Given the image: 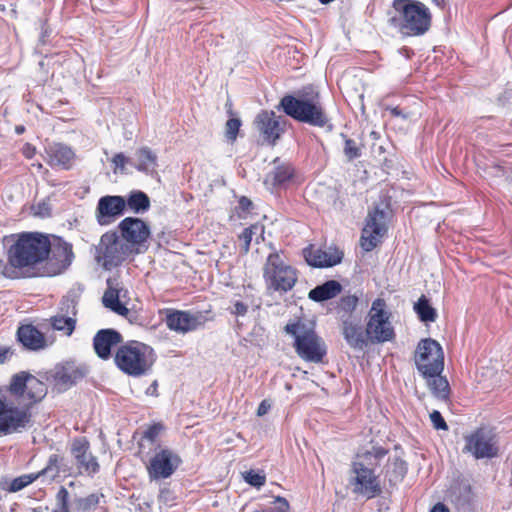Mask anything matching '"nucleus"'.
<instances>
[{
	"mask_svg": "<svg viewBox=\"0 0 512 512\" xmlns=\"http://www.w3.org/2000/svg\"><path fill=\"white\" fill-rule=\"evenodd\" d=\"M151 236L149 225L137 217L122 219L115 231L104 233L99 242V258L107 269L120 266L128 258L144 253Z\"/></svg>",
	"mask_w": 512,
	"mask_h": 512,
	"instance_id": "1",
	"label": "nucleus"
},
{
	"mask_svg": "<svg viewBox=\"0 0 512 512\" xmlns=\"http://www.w3.org/2000/svg\"><path fill=\"white\" fill-rule=\"evenodd\" d=\"M51 250V242L46 235L38 232H25L8 250V262L2 274L9 279H20L28 275L38 264L44 262Z\"/></svg>",
	"mask_w": 512,
	"mask_h": 512,
	"instance_id": "2",
	"label": "nucleus"
},
{
	"mask_svg": "<svg viewBox=\"0 0 512 512\" xmlns=\"http://www.w3.org/2000/svg\"><path fill=\"white\" fill-rule=\"evenodd\" d=\"M414 362L432 394L439 400L448 401L450 385L446 377L441 375L444 369L441 345L432 338L422 339L415 350Z\"/></svg>",
	"mask_w": 512,
	"mask_h": 512,
	"instance_id": "3",
	"label": "nucleus"
},
{
	"mask_svg": "<svg viewBox=\"0 0 512 512\" xmlns=\"http://www.w3.org/2000/svg\"><path fill=\"white\" fill-rule=\"evenodd\" d=\"M280 107L292 119L323 128L330 118L321 102L320 93L313 86L303 87L296 96L285 95L280 100Z\"/></svg>",
	"mask_w": 512,
	"mask_h": 512,
	"instance_id": "4",
	"label": "nucleus"
},
{
	"mask_svg": "<svg viewBox=\"0 0 512 512\" xmlns=\"http://www.w3.org/2000/svg\"><path fill=\"white\" fill-rule=\"evenodd\" d=\"M389 24L404 37L424 35L431 27L429 8L417 0H393Z\"/></svg>",
	"mask_w": 512,
	"mask_h": 512,
	"instance_id": "5",
	"label": "nucleus"
},
{
	"mask_svg": "<svg viewBox=\"0 0 512 512\" xmlns=\"http://www.w3.org/2000/svg\"><path fill=\"white\" fill-rule=\"evenodd\" d=\"M155 360L156 355L153 348L135 340L121 344L114 355V362L118 369L133 377L148 374Z\"/></svg>",
	"mask_w": 512,
	"mask_h": 512,
	"instance_id": "6",
	"label": "nucleus"
},
{
	"mask_svg": "<svg viewBox=\"0 0 512 512\" xmlns=\"http://www.w3.org/2000/svg\"><path fill=\"white\" fill-rule=\"evenodd\" d=\"M284 331L294 337V348L301 359L313 363L323 361L327 353L324 341L303 320L287 323Z\"/></svg>",
	"mask_w": 512,
	"mask_h": 512,
	"instance_id": "7",
	"label": "nucleus"
},
{
	"mask_svg": "<svg viewBox=\"0 0 512 512\" xmlns=\"http://www.w3.org/2000/svg\"><path fill=\"white\" fill-rule=\"evenodd\" d=\"M393 313L383 297L371 303L366 316L367 335L372 345L392 342L396 338Z\"/></svg>",
	"mask_w": 512,
	"mask_h": 512,
	"instance_id": "8",
	"label": "nucleus"
},
{
	"mask_svg": "<svg viewBox=\"0 0 512 512\" xmlns=\"http://www.w3.org/2000/svg\"><path fill=\"white\" fill-rule=\"evenodd\" d=\"M9 394L28 412L30 408L41 402L47 395V384L28 371H20L11 376L7 386Z\"/></svg>",
	"mask_w": 512,
	"mask_h": 512,
	"instance_id": "9",
	"label": "nucleus"
},
{
	"mask_svg": "<svg viewBox=\"0 0 512 512\" xmlns=\"http://www.w3.org/2000/svg\"><path fill=\"white\" fill-rule=\"evenodd\" d=\"M263 279L268 290L287 293L295 286L297 270L287 264L278 252L267 256L263 267Z\"/></svg>",
	"mask_w": 512,
	"mask_h": 512,
	"instance_id": "10",
	"label": "nucleus"
},
{
	"mask_svg": "<svg viewBox=\"0 0 512 512\" xmlns=\"http://www.w3.org/2000/svg\"><path fill=\"white\" fill-rule=\"evenodd\" d=\"M150 481H158L171 477L178 469L182 460L172 449L157 444L153 453L149 452L142 461Z\"/></svg>",
	"mask_w": 512,
	"mask_h": 512,
	"instance_id": "11",
	"label": "nucleus"
},
{
	"mask_svg": "<svg viewBox=\"0 0 512 512\" xmlns=\"http://www.w3.org/2000/svg\"><path fill=\"white\" fill-rule=\"evenodd\" d=\"M463 452L470 453L475 459L498 456V436L493 428L482 425L464 436Z\"/></svg>",
	"mask_w": 512,
	"mask_h": 512,
	"instance_id": "12",
	"label": "nucleus"
},
{
	"mask_svg": "<svg viewBox=\"0 0 512 512\" xmlns=\"http://www.w3.org/2000/svg\"><path fill=\"white\" fill-rule=\"evenodd\" d=\"M209 311H189L166 309L165 310V324L171 331L186 334L199 328H203L208 321L213 320V317H208Z\"/></svg>",
	"mask_w": 512,
	"mask_h": 512,
	"instance_id": "13",
	"label": "nucleus"
},
{
	"mask_svg": "<svg viewBox=\"0 0 512 512\" xmlns=\"http://www.w3.org/2000/svg\"><path fill=\"white\" fill-rule=\"evenodd\" d=\"M387 231L386 213L379 207L369 210L365 219V225L361 231V248L365 252L372 251L382 243Z\"/></svg>",
	"mask_w": 512,
	"mask_h": 512,
	"instance_id": "14",
	"label": "nucleus"
},
{
	"mask_svg": "<svg viewBox=\"0 0 512 512\" xmlns=\"http://www.w3.org/2000/svg\"><path fill=\"white\" fill-rule=\"evenodd\" d=\"M40 376L46 384H50L57 392H65L82 380L85 372L74 363L65 362L41 373Z\"/></svg>",
	"mask_w": 512,
	"mask_h": 512,
	"instance_id": "15",
	"label": "nucleus"
},
{
	"mask_svg": "<svg viewBox=\"0 0 512 512\" xmlns=\"http://www.w3.org/2000/svg\"><path fill=\"white\" fill-rule=\"evenodd\" d=\"M351 470L354 476L350 479V484L354 494L372 499L382 493L381 482L374 469H366L363 464L352 463Z\"/></svg>",
	"mask_w": 512,
	"mask_h": 512,
	"instance_id": "16",
	"label": "nucleus"
},
{
	"mask_svg": "<svg viewBox=\"0 0 512 512\" xmlns=\"http://www.w3.org/2000/svg\"><path fill=\"white\" fill-rule=\"evenodd\" d=\"M71 454L80 474L94 476L100 471L97 458L90 451V442L86 437H76L71 444Z\"/></svg>",
	"mask_w": 512,
	"mask_h": 512,
	"instance_id": "17",
	"label": "nucleus"
},
{
	"mask_svg": "<svg viewBox=\"0 0 512 512\" xmlns=\"http://www.w3.org/2000/svg\"><path fill=\"white\" fill-rule=\"evenodd\" d=\"M126 209L125 198L118 195L103 196L98 200L95 217L99 225L107 226L115 222Z\"/></svg>",
	"mask_w": 512,
	"mask_h": 512,
	"instance_id": "18",
	"label": "nucleus"
},
{
	"mask_svg": "<svg viewBox=\"0 0 512 512\" xmlns=\"http://www.w3.org/2000/svg\"><path fill=\"white\" fill-rule=\"evenodd\" d=\"M255 128L262 136L263 140L274 146L284 133V127L281 123V117L276 116L273 111L262 110L255 118Z\"/></svg>",
	"mask_w": 512,
	"mask_h": 512,
	"instance_id": "19",
	"label": "nucleus"
},
{
	"mask_svg": "<svg viewBox=\"0 0 512 512\" xmlns=\"http://www.w3.org/2000/svg\"><path fill=\"white\" fill-rule=\"evenodd\" d=\"M30 413L8 406L5 397L0 398V432L11 434L24 428L30 421Z\"/></svg>",
	"mask_w": 512,
	"mask_h": 512,
	"instance_id": "20",
	"label": "nucleus"
},
{
	"mask_svg": "<svg viewBox=\"0 0 512 512\" xmlns=\"http://www.w3.org/2000/svg\"><path fill=\"white\" fill-rule=\"evenodd\" d=\"M73 259L74 253L71 244L58 241L53 246L51 245L50 254L45 260L47 261L49 275H59L63 273L71 265Z\"/></svg>",
	"mask_w": 512,
	"mask_h": 512,
	"instance_id": "21",
	"label": "nucleus"
},
{
	"mask_svg": "<svg viewBox=\"0 0 512 512\" xmlns=\"http://www.w3.org/2000/svg\"><path fill=\"white\" fill-rule=\"evenodd\" d=\"M306 262L312 267H332L339 264L343 258V252L336 248H315L313 245L303 250Z\"/></svg>",
	"mask_w": 512,
	"mask_h": 512,
	"instance_id": "22",
	"label": "nucleus"
},
{
	"mask_svg": "<svg viewBox=\"0 0 512 512\" xmlns=\"http://www.w3.org/2000/svg\"><path fill=\"white\" fill-rule=\"evenodd\" d=\"M16 339L28 351H41L48 346L45 334L31 323L17 328Z\"/></svg>",
	"mask_w": 512,
	"mask_h": 512,
	"instance_id": "23",
	"label": "nucleus"
},
{
	"mask_svg": "<svg viewBox=\"0 0 512 512\" xmlns=\"http://www.w3.org/2000/svg\"><path fill=\"white\" fill-rule=\"evenodd\" d=\"M123 342L121 333L114 329H101L93 338V348L96 355L102 360H108L112 356V348L120 346Z\"/></svg>",
	"mask_w": 512,
	"mask_h": 512,
	"instance_id": "24",
	"label": "nucleus"
},
{
	"mask_svg": "<svg viewBox=\"0 0 512 512\" xmlns=\"http://www.w3.org/2000/svg\"><path fill=\"white\" fill-rule=\"evenodd\" d=\"M342 335L347 344L354 349H364L368 345H372L367 335V328H362L358 321L352 318L341 320Z\"/></svg>",
	"mask_w": 512,
	"mask_h": 512,
	"instance_id": "25",
	"label": "nucleus"
},
{
	"mask_svg": "<svg viewBox=\"0 0 512 512\" xmlns=\"http://www.w3.org/2000/svg\"><path fill=\"white\" fill-rule=\"evenodd\" d=\"M342 335L347 344L354 349H364L368 345H372L367 335V328H362L358 321L352 318L341 320Z\"/></svg>",
	"mask_w": 512,
	"mask_h": 512,
	"instance_id": "26",
	"label": "nucleus"
},
{
	"mask_svg": "<svg viewBox=\"0 0 512 512\" xmlns=\"http://www.w3.org/2000/svg\"><path fill=\"white\" fill-rule=\"evenodd\" d=\"M370 448H362L357 454L352 463L363 464L366 469H375L380 465L382 460L388 455L389 450L379 444L371 442Z\"/></svg>",
	"mask_w": 512,
	"mask_h": 512,
	"instance_id": "27",
	"label": "nucleus"
},
{
	"mask_svg": "<svg viewBox=\"0 0 512 512\" xmlns=\"http://www.w3.org/2000/svg\"><path fill=\"white\" fill-rule=\"evenodd\" d=\"M49 165L51 167H59L64 170H69L73 166L75 160L74 151L63 144H55L50 147L48 151Z\"/></svg>",
	"mask_w": 512,
	"mask_h": 512,
	"instance_id": "28",
	"label": "nucleus"
},
{
	"mask_svg": "<svg viewBox=\"0 0 512 512\" xmlns=\"http://www.w3.org/2000/svg\"><path fill=\"white\" fill-rule=\"evenodd\" d=\"M342 289L340 282L336 280H328L311 289L308 293V297L314 302L321 303L335 298L341 293Z\"/></svg>",
	"mask_w": 512,
	"mask_h": 512,
	"instance_id": "29",
	"label": "nucleus"
},
{
	"mask_svg": "<svg viewBox=\"0 0 512 512\" xmlns=\"http://www.w3.org/2000/svg\"><path fill=\"white\" fill-rule=\"evenodd\" d=\"M165 425L162 422H154L146 427L143 431L140 441L138 442L137 456L144 461V457H147L149 451H146V445L144 441H147L151 445L155 446L158 444L159 436L164 432Z\"/></svg>",
	"mask_w": 512,
	"mask_h": 512,
	"instance_id": "30",
	"label": "nucleus"
},
{
	"mask_svg": "<svg viewBox=\"0 0 512 512\" xmlns=\"http://www.w3.org/2000/svg\"><path fill=\"white\" fill-rule=\"evenodd\" d=\"M408 471L407 463L401 457L389 458L385 468L384 475L391 486L402 482Z\"/></svg>",
	"mask_w": 512,
	"mask_h": 512,
	"instance_id": "31",
	"label": "nucleus"
},
{
	"mask_svg": "<svg viewBox=\"0 0 512 512\" xmlns=\"http://www.w3.org/2000/svg\"><path fill=\"white\" fill-rule=\"evenodd\" d=\"M105 307L111 309L118 315L127 316L129 309L120 301L119 291L114 288H108L102 298Z\"/></svg>",
	"mask_w": 512,
	"mask_h": 512,
	"instance_id": "32",
	"label": "nucleus"
},
{
	"mask_svg": "<svg viewBox=\"0 0 512 512\" xmlns=\"http://www.w3.org/2000/svg\"><path fill=\"white\" fill-rule=\"evenodd\" d=\"M125 201L126 206L134 213L146 212L150 208L148 195L139 190L131 191Z\"/></svg>",
	"mask_w": 512,
	"mask_h": 512,
	"instance_id": "33",
	"label": "nucleus"
},
{
	"mask_svg": "<svg viewBox=\"0 0 512 512\" xmlns=\"http://www.w3.org/2000/svg\"><path fill=\"white\" fill-rule=\"evenodd\" d=\"M359 304V298L356 295L342 296L336 303L335 310L340 315L341 320L351 318Z\"/></svg>",
	"mask_w": 512,
	"mask_h": 512,
	"instance_id": "34",
	"label": "nucleus"
},
{
	"mask_svg": "<svg viewBox=\"0 0 512 512\" xmlns=\"http://www.w3.org/2000/svg\"><path fill=\"white\" fill-rule=\"evenodd\" d=\"M264 226L256 223L252 224L249 227H246L242 233L238 235V240L241 243L240 252L243 255H246L250 250V244L254 235L259 234V236L263 239Z\"/></svg>",
	"mask_w": 512,
	"mask_h": 512,
	"instance_id": "35",
	"label": "nucleus"
},
{
	"mask_svg": "<svg viewBox=\"0 0 512 512\" xmlns=\"http://www.w3.org/2000/svg\"><path fill=\"white\" fill-rule=\"evenodd\" d=\"M414 311L422 322H434L437 319L436 309L430 305L425 295H422L414 304Z\"/></svg>",
	"mask_w": 512,
	"mask_h": 512,
	"instance_id": "36",
	"label": "nucleus"
},
{
	"mask_svg": "<svg viewBox=\"0 0 512 512\" xmlns=\"http://www.w3.org/2000/svg\"><path fill=\"white\" fill-rule=\"evenodd\" d=\"M138 163L136 169L147 173L157 165V156L149 147H141L137 151Z\"/></svg>",
	"mask_w": 512,
	"mask_h": 512,
	"instance_id": "37",
	"label": "nucleus"
},
{
	"mask_svg": "<svg viewBox=\"0 0 512 512\" xmlns=\"http://www.w3.org/2000/svg\"><path fill=\"white\" fill-rule=\"evenodd\" d=\"M52 328L56 331H60L66 336H71L76 327V319L73 317H66L62 314L52 316L50 319Z\"/></svg>",
	"mask_w": 512,
	"mask_h": 512,
	"instance_id": "38",
	"label": "nucleus"
},
{
	"mask_svg": "<svg viewBox=\"0 0 512 512\" xmlns=\"http://www.w3.org/2000/svg\"><path fill=\"white\" fill-rule=\"evenodd\" d=\"M294 173V167L290 163H282L275 166L272 171L273 184L282 185L290 181L293 178Z\"/></svg>",
	"mask_w": 512,
	"mask_h": 512,
	"instance_id": "39",
	"label": "nucleus"
},
{
	"mask_svg": "<svg viewBox=\"0 0 512 512\" xmlns=\"http://www.w3.org/2000/svg\"><path fill=\"white\" fill-rule=\"evenodd\" d=\"M64 457L59 454H51L43 469L36 472L41 476L51 474L53 478L59 476L61 472V465L63 464Z\"/></svg>",
	"mask_w": 512,
	"mask_h": 512,
	"instance_id": "40",
	"label": "nucleus"
},
{
	"mask_svg": "<svg viewBox=\"0 0 512 512\" xmlns=\"http://www.w3.org/2000/svg\"><path fill=\"white\" fill-rule=\"evenodd\" d=\"M39 478H40V474H37V473L20 475V476L14 478L10 482L8 491L12 492V493L18 492V491L24 489L25 487L29 486L30 484H32L34 481H36Z\"/></svg>",
	"mask_w": 512,
	"mask_h": 512,
	"instance_id": "41",
	"label": "nucleus"
},
{
	"mask_svg": "<svg viewBox=\"0 0 512 512\" xmlns=\"http://www.w3.org/2000/svg\"><path fill=\"white\" fill-rule=\"evenodd\" d=\"M101 497H104V495L92 493L84 498H80L78 500V508L84 512L93 510L99 505Z\"/></svg>",
	"mask_w": 512,
	"mask_h": 512,
	"instance_id": "42",
	"label": "nucleus"
},
{
	"mask_svg": "<svg viewBox=\"0 0 512 512\" xmlns=\"http://www.w3.org/2000/svg\"><path fill=\"white\" fill-rule=\"evenodd\" d=\"M343 137H344L343 152H344V155L346 156V158L349 161L359 158L361 156V149L357 145L356 141L351 138L346 137L345 135H343Z\"/></svg>",
	"mask_w": 512,
	"mask_h": 512,
	"instance_id": "43",
	"label": "nucleus"
},
{
	"mask_svg": "<svg viewBox=\"0 0 512 512\" xmlns=\"http://www.w3.org/2000/svg\"><path fill=\"white\" fill-rule=\"evenodd\" d=\"M56 502L57 508L52 512H71L69 505V492L64 486H61L56 493Z\"/></svg>",
	"mask_w": 512,
	"mask_h": 512,
	"instance_id": "44",
	"label": "nucleus"
},
{
	"mask_svg": "<svg viewBox=\"0 0 512 512\" xmlns=\"http://www.w3.org/2000/svg\"><path fill=\"white\" fill-rule=\"evenodd\" d=\"M240 127V119L230 118L227 120L225 124V136L230 142H234L237 139Z\"/></svg>",
	"mask_w": 512,
	"mask_h": 512,
	"instance_id": "45",
	"label": "nucleus"
},
{
	"mask_svg": "<svg viewBox=\"0 0 512 512\" xmlns=\"http://www.w3.org/2000/svg\"><path fill=\"white\" fill-rule=\"evenodd\" d=\"M245 481L251 486L260 488L266 483V476L255 472L254 470H249L244 475Z\"/></svg>",
	"mask_w": 512,
	"mask_h": 512,
	"instance_id": "46",
	"label": "nucleus"
},
{
	"mask_svg": "<svg viewBox=\"0 0 512 512\" xmlns=\"http://www.w3.org/2000/svg\"><path fill=\"white\" fill-rule=\"evenodd\" d=\"M430 420L436 430H448V425L439 411H432L430 413Z\"/></svg>",
	"mask_w": 512,
	"mask_h": 512,
	"instance_id": "47",
	"label": "nucleus"
},
{
	"mask_svg": "<svg viewBox=\"0 0 512 512\" xmlns=\"http://www.w3.org/2000/svg\"><path fill=\"white\" fill-rule=\"evenodd\" d=\"M275 512H289L290 504L288 500L281 496H276L273 501Z\"/></svg>",
	"mask_w": 512,
	"mask_h": 512,
	"instance_id": "48",
	"label": "nucleus"
},
{
	"mask_svg": "<svg viewBox=\"0 0 512 512\" xmlns=\"http://www.w3.org/2000/svg\"><path fill=\"white\" fill-rule=\"evenodd\" d=\"M248 312V305L242 301H235L230 313L235 316H245Z\"/></svg>",
	"mask_w": 512,
	"mask_h": 512,
	"instance_id": "49",
	"label": "nucleus"
},
{
	"mask_svg": "<svg viewBox=\"0 0 512 512\" xmlns=\"http://www.w3.org/2000/svg\"><path fill=\"white\" fill-rule=\"evenodd\" d=\"M14 351L11 347L0 346V365L6 363L13 356Z\"/></svg>",
	"mask_w": 512,
	"mask_h": 512,
	"instance_id": "50",
	"label": "nucleus"
},
{
	"mask_svg": "<svg viewBox=\"0 0 512 512\" xmlns=\"http://www.w3.org/2000/svg\"><path fill=\"white\" fill-rule=\"evenodd\" d=\"M22 155L26 158V159H31L35 156L36 154V148L30 144V143H26L24 144V146L22 147Z\"/></svg>",
	"mask_w": 512,
	"mask_h": 512,
	"instance_id": "51",
	"label": "nucleus"
},
{
	"mask_svg": "<svg viewBox=\"0 0 512 512\" xmlns=\"http://www.w3.org/2000/svg\"><path fill=\"white\" fill-rule=\"evenodd\" d=\"M112 162L115 164L116 167L124 168L127 158L123 153H117L113 156Z\"/></svg>",
	"mask_w": 512,
	"mask_h": 512,
	"instance_id": "52",
	"label": "nucleus"
},
{
	"mask_svg": "<svg viewBox=\"0 0 512 512\" xmlns=\"http://www.w3.org/2000/svg\"><path fill=\"white\" fill-rule=\"evenodd\" d=\"M252 207V202L245 196H242L238 201V208L243 212H248Z\"/></svg>",
	"mask_w": 512,
	"mask_h": 512,
	"instance_id": "53",
	"label": "nucleus"
},
{
	"mask_svg": "<svg viewBox=\"0 0 512 512\" xmlns=\"http://www.w3.org/2000/svg\"><path fill=\"white\" fill-rule=\"evenodd\" d=\"M269 409H270V404L266 400H263L257 408V415L263 416L269 411Z\"/></svg>",
	"mask_w": 512,
	"mask_h": 512,
	"instance_id": "54",
	"label": "nucleus"
},
{
	"mask_svg": "<svg viewBox=\"0 0 512 512\" xmlns=\"http://www.w3.org/2000/svg\"><path fill=\"white\" fill-rule=\"evenodd\" d=\"M491 169L494 171V176H503L506 173L505 168L500 164H493Z\"/></svg>",
	"mask_w": 512,
	"mask_h": 512,
	"instance_id": "55",
	"label": "nucleus"
},
{
	"mask_svg": "<svg viewBox=\"0 0 512 512\" xmlns=\"http://www.w3.org/2000/svg\"><path fill=\"white\" fill-rule=\"evenodd\" d=\"M430 512H450L446 505L443 503H437L433 506Z\"/></svg>",
	"mask_w": 512,
	"mask_h": 512,
	"instance_id": "56",
	"label": "nucleus"
},
{
	"mask_svg": "<svg viewBox=\"0 0 512 512\" xmlns=\"http://www.w3.org/2000/svg\"><path fill=\"white\" fill-rule=\"evenodd\" d=\"M157 386H158V385H157V382H156V381H154V382L152 383V385L147 389V393H150V394H152V395H157V394H156Z\"/></svg>",
	"mask_w": 512,
	"mask_h": 512,
	"instance_id": "57",
	"label": "nucleus"
},
{
	"mask_svg": "<svg viewBox=\"0 0 512 512\" xmlns=\"http://www.w3.org/2000/svg\"><path fill=\"white\" fill-rule=\"evenodd\" d=\"M24 130H25L24 126H17V127H16V132H17L18 134L23 133V132H24Z\"/></svg>",
	"mask_w": 512,
	"mask_h": 512,
	"instance_id": "58",
	"label": "nucleus"
},
{
	"mask_svg": "<svg viewBox=\"0 0 512 512\" xmlns=\"http://www.w3.org/2000/svg\"><path fill=\"white\" fill-rule=\"evenodd\" d=\"M371 136H372L373 138H378V134H377V132H375V131L371 132Z\"/></svg>",
	"mask_w": 512,
	"mask_h": 512,
	"instance_id": "59",
	"label": "nucleus"
},
{
	"mask_svg": "<svg viewBox=\"0 0 512 512\" xmlns=\"http://www.w3.org/2000/svg\"><path fill=\"white\" fill-rule=\"evenodd\" d=\"M392 113H393L394 115H399V112H398L397 108H394V109L392 110Z\"/></svg>",
	"mask_w": 512,
	"mask_h": 512,
	"instance_id": "60",
	"label": "nucleus"
},
{
	"mask_svg": "<svg viewBox=\"0 0 512 512\" xmlns=\"http://www.w3.org/2000/svg\"><path fill=\"white\" fill-rule=\"evenodd\" d=\"M253 512H267L265 509L254 510Z\"/></svg>",
	"mask_w": 512,
	"mask_h": 512,
	"instance_id": "61",
	"label": "nucleus"
}]
</instances>
